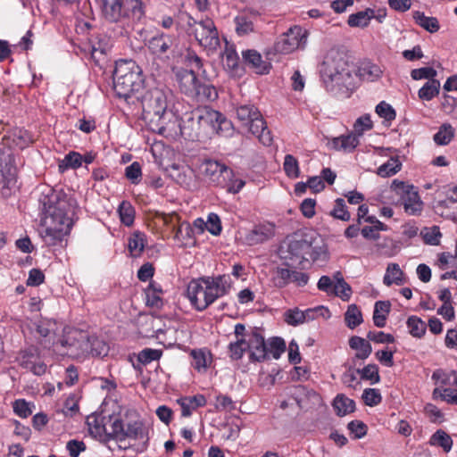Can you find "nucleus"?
I'll return each instance as SVG.
<instances>
[{
	"label": "nucleus",
	"instance_id": "9d476101",
	"mask_svg": "<svg viewBox=\"0 0 457 457\" xmlns=\"http://www.w3.org/2000/svg\"><path fill=\"white\" fill-rule=\"evenodd\" d=\"M308 31L300 27L294 26L283 33L275 44V50L283 54L303 49L307 44Z\"/></svg>",
	"mask_w": 457,
	"mask_h": 457
},
{
	"label": "nucleus",
	"instance_id": "338daca9",
	"mask_svg": "<svg viewBox=\"0 0 457 457\" xmlns=\"http://www.w3.org/2000/svg\"><path fill=\"white\" fill-rule=\"evenodd\" d=\"M436 74V71L431 67H422L419 69H414L411 71V77L414 80H420L424 79H427L428 80L435 79Z\"/></svg>",
	"mask_w": 457,
	"mask_h": 457
},
{
	"label": "nucleus",
	"instance_id": "c03bdc74",
	"mask_svg": "<svg viewBox=\"0 0 457 457\" xmlns=\"http://www.w3.org/2000/svg\"><path fill=\"white\" fill-rule=\"evenodd\" d=\"M118 213L122 224L131 226L135 220V208L129 201H122L118 207Z\"/></svg>",
	"mask_w": 457,
	"mask_h": 457
},
{
	"label": "nucleus",
	"instance_id": "c9c22d12",
	"mask_svg": "<svg viewBox=\"0 0 457 457\" xmlns=\"http://www.w3.org/2000/svg\"><path fill=\"white\" fill-rule=\"evenodd\" d=\"M455 135V129L450 123H444L439 127L438 131L434 135V141L438 145H448Z\"/></svg>",
	"mask_w": 457,
	"mask_h": 457
},
{
	"label": "nucleus",
	"instance_id": "ddd939ff",
	"mask_svg": "<svg viewBox=\"0 0 457 457\" xmlns=\"http://www.w3.org/2000/svg\"><path fill=\"white\" fill-rule=\"evenodd\" d=\"M61 345L67 347L65 354L75 358L87 355L90 346L87 335L76 329L71 330L66 338L61 341Z\"/></svg>",
	"mask_w": 457,
	"mask_h": 457
},
{
	"label": "nucleus",
	"instance_id": "1a4fd4ad",
	"mask_svg": "<svg viewBox=\"0 0 457 457\" xmlns=\"http://www.w3.org/2000/svg\"><path fill=\"white\" fill-rule=\"evenodd\" d=\"M390 188L392 192L399 196L401 204L407 213L415 215L422 210V202L418 191L412 185L395 179Z\"/></svg>",
	"mask_w": 457,
	"mask_h": 457
},
{
	"label": "nucleus",
	"instance_id": "864d4df0",
	"mask_svg": "<svg viewBox=\"0 0 457 457\" xmlns=\"http://www.w3.org/2000/svg\"><path fill=\"white\" fill-rule=\"evenodd\" d=\"M304 315L306 322H310L318 318L328 320L330 318L331 312L328 307L324 305H318L316 307L304 310Z\"/></svg>",
	"mask_w": 457,
	"mask_h": 457
},
{
	"label": "nucleus",
	"instance_id": "6e6d98bb",
	"mask_svg": "<svg viewBox=\"0 0 457 457\" xmlns=\"http://www.w3.org/2000/svg\"><path fill=\"white\" fill-rule=\"evenodd\" d=\"M455 376H457V371L455 370L445 371L443 370H436L432 375V379L435 380L436 384L440 386L454 385Z\"/></svg>",
	"mask_w": 457,
	"mask_h": 457
},
{
	"label": "nucleus",
	"instance_id": "a19ab883",
	"mask_svg": "<svg viewBox=\"0 0 457 457\" xmlns=\"http://www.w3.org/2000/svg\"><path fill=\"white\" fill-rule=\"evenodd\" d=\"M345 320L346 326L353 329L362 323V314L360 308L356 304H350L345 313Z\"/></svg>",
	"mask_w": 457,
	"mask_h": 457
},
{
	"label": "nucleus",
	"instance_id": "69168bd1",
	"mask_svg": "<svg viewBox=\"0 0 457 457\" xmlns=\"http://www.w3.org/2000/svg\"><path fill=\"white\" fill-rule=\"evenodd\" d=\"M162 354V350L145 348L138 353L137 359L142 364H148L153 361L159 360Z\"/></svg>",
	"mask_w": 457,
	"mask_h": 457
},
{
	"label": "nucleus",
	"instance_id": "052dcab7",
	"mask_svg": "<svg viewBox=\"0 0 457 457\" xmlns=\"http://www.w3.org/2000/svg\"><path fill=\"white\" fill-rule=\"evenodd\" d=\"M285 321L291 326H298L306 322L304 311L298 308L289 309L284 314Z\"/></svg>",
	"mask_w": 457,
	"mask_h": 457
},
{
	"label": "nucleus",
	"instance_id": "412c9836",
	"mask_svg": "<svg viewBox=\"0 0 457 457\" xmlns=\"http://www.w3.org/2000/svg\"><path fill=\"white\" fill-rule=\"evenodd\" d=\"M19 362L21 367L37 376H41L46 371V365L34 353H23L19 358Z\"/></svg>",
	"mask_w": 457,
	"mask_h": 457
},
{
	"label": "nucleus",
	"instance_id": "774afa93",
	"mask_svg": "<svg viewBox=\"0 0 457 457\" xmlns=\"http://www.w3.org/2000/svg\"><path fill=\"white\" fill-rule=\"evenodd\" d=\"M125 175L133 184H138L142 177L141 165L137 162H132L126 167Z\"/></svg>",
	"mask_w": 457,
	"mask_h": 457
},
{
	"label": "nucleus",
	"instance_id": "0e129e2a",
	"mask_svg": "<svg viewBox=\"0 0 457 457\" xmlns=\"http://www.w3.org/2000/svg\"><path fill=\"white\" fill-rule=\"evenodd\" d=\"M376 112L386 121H392L395 119L396 113L394 108L385 101L380 102L376 106Z\"/></svg>",
	"mask_w": 457,
	"mask_h": 457
},
{
	"label": "nucleus",
	"instance_id": "f8f14e48",
	"mask_svg": "<svg viewBox=\"0 0 457 457\" xmlns=\"http://www.w3.org/2000/svg\"><path fill=\"white\" fill-rule=\"evenodd\" d=\"M200 171L210 184L226 185V179L232 176V170L215 160H204L200 165Z\"/></svg>",
	"mask_w": 457,
	"mask_h": 457
},
{
	"label": "nucleus",
	"instance_id": "c85d7f7f",
	"mask_svg": "<svg viewBox=\"0 0 457 457\" xmlns=\"http://www.w3.org/2000/svg\"><path fill=\"white\" fill-rule=\"evenodd\" d=\"M106 416L99 414H92L87 417V424L90 434L101 440L104 437V425L106 421Z\"/></svg>",
	"mask_w": 457,
	"mask_h": 457
},
{
	"label": "nucleus",
	"instance_id": "423d86ee",
	"mask_svg": "<svg viewBox=\"0 0 457 457\" xmlns=\"http://www.w3.org/2000/svg\"><path fill=\"white\" fill-rule=\"evenodd\" d=\"M102 12L110 22H120L130 26L145 16L142 0H101Z\"/></svg>",
	"mask_w": 457,
	"mask_h": 457
},
{
	"label": "nucleus",
	"instance_id": "37998d69",
	"mask_svg": "<svg viewBox=\"0 0 457 457\" xmlns=\"http://www.w3.org/2000/svg\"><path fill=\"white\" fill-rule=\"evenodd\" d=\"M237 117L243 125H248L260 112L252 104L240 105L236 110Z\"/></svg>",
	"mask_w": 457,
	"mask_h": 457
},
{
	"label": "nucleus",
	"instance_id": "4be33fe9",
	"mask_svg": "<svg viewBox=\"0 0 457 457\" xmlns=\"http://www.w3.org/2000/svg\"><path fill=\"white\" fill-rule=\"evenodd\" d=\"M243 59L258 74H265L270 71V63L263 61L262 55L255 50L243 52Z\"/></svg>",
	"mask_w": 457,
	"mask_h": 457
},
{
	"label": "nucleus",
	"instance_id": "4468645a",
	"mask_svg": "<svg viewBox=\"0 0 457 457\" xmlns=\"http://www.w3.org/2000/svg\"><path fill=\"white\" fill-rule=\"evenodd\" d=\"M247 352L249 353V359L251 361H263L269 356V351L259 328H254L246 338Z\"/></svg>",
	"mask_w": 457,
	"mask_h": 457
},
{
	"label": "nucleus",
	"instance_id": "f257e3e1",
	"mask_svg": "<svg viewBox=\"0 0 457 457\" xmlns=\"http://www.w3.org/2000/svg\"><path fill=\"white\" fill-rule=\"evenodd\" d=\"M39 203L44 214L41 237L47 245H55L70 232L72 225L68 214V201L52 188H47L41 194Z\"/></svg>",
	"mask_w": 457,
	"mask_h": 457
},
{
	"label": "nucleus",
	"instance_id": "bb28decb",
	"mask_svg": "<svg viewBox=\"0 0 457 457\" xmlns=\"http://www.w3.org/2000/svg\"><path fill=\"white\" fill-rule=\"evenodd\" d=\"M191 365L198 372H205L212 363V354L206 349H194L191 351Z\"/></svg>",
	"mask_w": 457,
	"mask_h": 457
},
{
	"label": "nucleus",
	"instance_id": "aec40b11",
	"mask_svg": "<svg viewBox=\"0 0 457 457\" xmlns=\"http://www.w3.org/2000/svg\"><path fill=\"white\" fill-rule=\"evenodd\" d=\"M359 145V137L354 133L342 135L340 137H333L328 145L331 149L336 151H343L345 153L353 152Z\"/></svg>",
	"mask_w": 457,
	"mask_h": 457
},
{
	"label": "nucleus",
	"instance_id": "72a5a7b5",
	"mask_svg": "<svg viewBox=\"0 0 457 457\" xmlns=\"http://www.w3.org/2000/svg\"><path fill=\"white\" fill-rule=\"evenodd\" d=\"M145 245V235L140 231H135L129 238L128 247L133 257L141 255Z\"/></svg>",
	"mask_w": 457,
	"mask_h": 457
},
{
	"label": "nucleus",
	"instance_id": "5fc2aeb1",
	"mask_svg": "<svg viewBox=\"0 0 457 457\" xmlns=\"http://www.w3.org/2000/svg\"><path fill=\"white\" fill-rule=\"evenodd\" d=\"M229 356L233 360H240L247 351L246 338L236 339L228 345Z\"/></svg>",
	"mask_w": 457,
	"mask_h": 457
},
{
	"label": "nucleus",
	"instance_id": "ea45409f",
	"mask_svg": "<svg viewBox=\"0 0 457 457\" xmlns=\"http://www.w3.org/2000/svg\"><path fill=\"white\" fill-rule=\"evenodd\" d=\"M413 18L418 25L430 33L436 32L440 28L436 18L426 16L423 12H416Z\"/></svg>",
	"mask_w": 457,
	"mask_h": 457
},
{
	"label": "nucleus",
	"instance_id": "4c0bfd02",
	"mask_svg": "<svg viewBox=\"0 0 457 457\" xmlns=\"http://www.w3.org/2000/svg\"><path fill=\"white\" fill-rule=\"evenodd\" d=\"M194 96L201 102H212L218 98V92L211 84H198Z\"/></svg>",
	"mask_w": 457,
	"mask_h": 457
},
{
	"label": "nucleus",
	"instance_id": "603ef678",
	"mask_svg": "<svg viewBox=\"0 0 457 457\" xmlns=\"http://www.w3.org/2000/svg\"><path fill=\"white\" fill-rule=\"evenodd\" d=\"M292 270L288 268H277L272 277L275 287L282 288L291 283Z\"/></svg>",
	"mask_w": 457,
	"mask_h": 457
},
{
	"label": "nucleus",
	"instance_id": "f3484780",
	"mask_svg": "<svg viewBox=\"0 0 457 457\" xmlns=\"http://www.w3.org/2000/svg\"><path fill=\"white\" fill-rule=\"evenodd\" d=\"M193 115V119L197 120L199 126H210L213 129H216L223 119L220 112L209 107L198 109Z\"/></svg>",
	"mask_w": 457,
	"mask_h": 457
},
{
	"label": "nucleus",
	"instance_id": "8fccbe9b",
	"mask_svg": "<svg viewBox=\"0 0 457 457\" xmlns=\"http://www.w3.org/2000/svg\"><path fill=\"white\" fill-rule=\"evenodd\" d=\"M283 169L286 175L290 179H297L300 176L299 162L292 154L285 156Z\"/></svg>",
	"mask_w": 457,
	"mask_h": 457
},
{
	"label": "nucleus",
	"instance_id": "c756f323",
	"mask_svg": "<svg viewBox=\"0 0 457 457\" xmlns=\"http://www.w3.org/2000/svg\"><path fill=\"white\" fill-rule=\"evenodd\" d=\"M349 345L357 352L355 357L361 360L367 359L372 352L371 345L364 338L357 336L349 339Z\"/></svg>",
	"mask_w": 457,
	"mask_h": 457
},
{
	"label": "nucleus",
	"instance_id": "f03ea898",
	"mask_svg": "<svg viewBox=\"0 0 457 457\" xmlns=\"http://www.w3.org/2000/svg\"><path fill=\"white\" fill-rule=\"evenodd\" d=\"M322 82L328 92L335 95L348 94L353 87L354 78L343 54L329 51L320 69Z\"/></svg>",
	"mask_w": 457,
	"mask_h": 457
},
{
	"label": "nucleus",
	"instance_id": "9b49d317",
	"mask_svg": "<svg viewBox=\"0 0 457 457\" xmlns=\"http://www.w3.org/2000/svg\"><path fill=\"white\" fill-rule=\"evenodd\" d=\"M146 46L153 55L169 58L176 51L178 39L173 34L157 33L148 39Z\"/></svg>",
	"mask_w": 457,
	"mask_h": 457
},
{
	"label": "nucleus",
	"instance_id": "5701e85b",
	"mask_svg": "<svg viewBox=\"0 0 457 457\" xmlns=\"http://www.w3.org/2000/svg\"><path fill=\"white\" fill-rule=\"evenodd\" d=\"M181 408L183 417H189L192 412L198 407L204 406L207 403L204 395H196L194 396H185L177 400Z\"/></svg>",
	"mask_w": 457,
	"mask_h": 457
},
{
	"label": "nucleus",
	"instance_id": "3c124183",
	"mask_svg": "<svg viewBox=\"0 0 457 457\" xmlns=\"http://www.w3.org/2000/svg\"><path fill=\"white\" fill-rule=\"evenodd\" d=\"M356 372L360 374L361 379L369 380L372 385L380 381L378 367L376 364H368L363 369L356 370Z\"/></svg>",
	"mask_w": 457,
	"mask_h": 457
},
{
	"label": "nucleus",
	"instance_id": "393cba45",
	"mask_svg": "<svg viewBox=\"0 0 457 457\" xmlns=\"http://www.w3.org/2000/svg\"><path fill=\"white\" fill-rule=\"evenodd\" d=\"M406 276L401 270L399 264L391 262L387 264L386 272L383 278V283L390 287L392 285L403 286L406 283Z\"/></svg>",
	"mask_w": 457,
	"mask_h": 457
},
{
	"label": "nucleus",
	"instance_id": "49530a36",
	"mask_svg": "<svg viewBox=\"0 0 457 457\" xmlns=\"http://www.w3.org/2000/svg\"><path fill=\"white\" fill-rule=\"evenodd\" d=\"M145 303L147 306L159 309L162 306L163 302L161 297L162 290L156 288L154 285L150 284L145 291Z\"/></svg>",
	"mask_w": 457,
	"mask_h": 457
},
{
	"label": "nucleus",
	"instance_id": "13d9d810",
	"mask_svg": "<svg viewBox=\"0 0 457 457\" xmlns=\"http://www.w3.org/2000/svg\"><path fill=\"white\" fill-rule=\"evenodd\" d=\"M373 128V122L370 114H364L359 117L353 124V133L358 137H361L366 131Z\"/></svg>",
	"mask_w": 457,
	"mask_h": 457
},
{
	"label": "nucleus",
	"instance_id": "39448f33",
	"mask_svg": "<svg viewBox=\"0 0 457 457\" xmlns=\"http://www.w3.org/2000/svg\"><path fill=\"white\" fill-rule=\"evenodd\" d=\"M287 249L289 258L299 263L324 262L328 259L327 245L316 233H306L301 238L290 240Z\"/></svg>",
	"mask_w": 457,
	"mask_h": 457
},
{
	"label": "nucleus",
	"instance_id": "6ab92c4d",
	"mask_svg": "<svg viewBox=\"0 0 457 457\" xmlns=\"http://www.w3.org/2000/svg\"><path fill=\"white\" fill-rule=\"evenodd\" d=\"M124 420L117 415L108 416L104 425V437L103 440H124Z\"/></svg>",
	"mask_w": 457,
	"mask_h": 457
},
{
	"label": "nucleus",
	"instance_id": "2eb2a0df",
	"mask_svg": "<svg viewBox=\"0 0 457 457\" xmlns=\"http://www.w3.org/2000/svg\"><path fill=\"white\" fill-rule=\"evenodd\" d=\"M275 236V225L271 222H262L254 225L245 235V241L248 245L262 244Z\"/></svg>",
	"mask_w": 457,
	"mask_h": 457
},
{
	"label": "nucleus",
	"instance_id": "b1692460",
	"mask_svg": "<svg viewBox=\"0 0 457 457\" xmlns=\"http://www.w3.org/2000/svg\"><path fill=\"white\" fill-rule=\"evenodd\" d=\"M445 209H457V186L450 191L445 200L439 202L436 206V212L437 213L457 222V214L455 212H445Z\"/></svg>",
	"mask_w": 457,
	"mask_h": 457
},
{
	"label": "nucleus",
	"instance_id": "a878e982",
	"mask_svg": "<svg viewBox=\"0 0 457 457\" xmlns=\"http://www.w3.org/2000/svg\"><path fill=\"white\" fill-rule=\"evenodd\" d=\"M178 80L180 90L187 96H194L198 85L195 73L193 71L184 70L178 73Z\"/></svg>",
	"mask_w": 457,
	"mask_h": 457
},
{
	"label": "nucleus",
	"instance_id": "de8ad7c7",
	"mask_svg": "<svg viewBox=\"0 0 457 457\" xmlns=\"http://www.w3.org/2000/svg\"><path fill=\"white\" fill-rule=\"evenodd\" d=\"M407 327L410 334L414 337L420 338L422 337L427 329L426 323L417 316H411L407 320Z\"/></svg>",
	"mask_w": 457,
	"mask_h": 457
},
{
	"label": "nucleus",
	"instance_id": "79ce46f5",
	"mask_svg": "<svg viewBox=\"0 0 457 457\" xmlns=\"http://www.w3.org/2000/svg\"><path fill=\"white\" fill-rule=\"evenodd\" d=\"M82 164V155L78 152H70L60 161L58 168L61 172L69 169H78Z\"/></svg>",
	"mask_w": 457,
	"mask_h": 457
},
{
	"label": "nucleus",
	"instance_id": "7ed1b4c3",
	"mask_svg": "<svg viewBox=\"0 0 457 457\" xmlns=\"http://www.w3.org/2000/svg\"><path fill=\"white\" fill-rule=\"evenodd\" d=\"M232 283L229 275L226 274L193 279L187 285V298L197 311H204L218 298L227 295Z\"/></svg>",
	"mask_w": 457,
	"mask_h": 457
},
{
	"label": "nucleus",
	"instance_id": "6e6552de",
	"mask_svg": "<svg viewBox=\"0 0 457 457\" xmlns=\"http://www.w3.org/2000/svg\"><path fill=\"white\" fill-rule=\"evenodd\" d=\"M193 31L199 45L208 53L217 50L220 46V38L218 29L212 19L204 18L195 21Z\"/></svg>",
	"mask_w": 457,
	"mask_h": 457
},
{
	"label": "nucleus",
	"instance_id": "cd10ccee",
	"mask_svg": "<svg viewBox=\"0 0 457 457\" xmlns=\"http://www.w3.org/2000/svg\"><path fill=\"white\" fill-rule=\"evenodd\" d=\"M359 76L361 79L374 82L378 80L383 74L381 67L370 62H364L359 67Z\"/></svg>",
	"mask_w": 457,
	"mask_h": 457
},
{
	"label": "nucleus",
	"instance_id": "0eeeda50",
	"mask_svg": "<svg viewBox=\"0 0 457 457\" xmlns=\"http://www.w3.org/2000/svg\"><path fill=\"white\" fill-rule=\"evenodd\" d=\"M143 84L141 69L131 60L116 62L113 71V88L120 97L128 98L137 92Z\"/></svg>",
	"mask_w": 457,
	"mask_h": 457
},
{
	"label": "nucleus",
	"instance_id": "e2e57ef3",
	"mask_svg": "<svg viewBox=\"0 0 457 457\" xmlns=\"http://www.w3.org/2000/svg\"><path fill=\"white\" fill-rule=\"evenodd\" d=\"M236 31L239 36L246 35L253 31V23L245 16H237L235 19Z\"/></svg>",
	"mask_w": 457,
	"mask_h": 457
},
{
	"label": "nucleus",
	"instance_id": "a211bd4d",
	"mask_svg": "<svg viewBox=\"0 0 457 457\" xmlns=\"http://www.w3.org/2000/svg\"><path fill=\"white\" fill-rule=\"evenodd\" d=\"M249 131L259 138V141L266 146L272 144L273 137L266 126V122L261 113L257 115L248 125Z\"/></svg>",
	"mask_w": 457,
	"mask_h": 457
},
{
	"label": "nucleus",
	"instance_id": "4d7b16f0",
	"mask_svg": "<svg viewBox=\"0 0 457 457\" xmlns=\"http://www.w3.org/2000/svg\"><path fill=\"white\" fill-rule=\"evenodd\" d=\"M433 398L441 399L447 403L457 404V389L436 387L433 391Z\"/></svg>",
	"mask_w": 457,
	"mask_h": 457
},
{
	"label": "nucleus",
	"instance_id": "f704fd0d",
	"mask_svg": "<svg viewBox=\"0 0 457 457\" xmlns=\"http://www.w3.org/2000/svg\"><path fill=\"white\" fill-rule=\"evenodd\" d=\"M440 91V82L437 79L428 80L418 92L419 98L423 101H430Z\"/></svg>",
	"mask_w": 457,
	"mask_h": 457
},
{
	"label": "nucleus",
	"instance_id": "20e7f679",
	"mask_svg": "<svg viewBox=\"0 0 457 457\" xmlns=\"http://www.w3.org/2000/svg\"><path fill=\"white\" fill-rule=\"evenodd\" d=\"M170 92L154 88L146 92L142 98L143 119L151 129L163 135L166 132V118L168 112V98Z\"/></svg>",
	"mask_w": 457,
	"mask_h": 457
},
{
	"label": "nucleus",
	"instance_id": "bf43d9fd",
	"mask_svg": "<svg viewBox=\"0 0 457 457\" xmlns=\"http://www.w3.org/2000/svg\"><path fill=\"white\" fill-rule=\"evenodd\" d=\"M329 214L335 219L343 221H348L351 219L350 212L346 210L345 200L342 198H337L335 201V205Z\"/></svg>",
	"mask_w": 457,
	"mask_h": 457
},
{
	"label": "nucleus",
	"instance_id": "680f3d73",
	"mask_svg": "<svg viewBox=\"0 0 457 457\" xmlns=\"http://www.w3.org/2000/svg\"><path fill=\"white\" fill-rule=\"evenodd\" d=\"M362 399L366 405L376 406L382 401L380 391L377 388H366L362 393Z\"/></svg>",
	"mask_w": 457,
	"mask_h": 457
},
{
	"label": "nucleus",
	"instance_id": "58836bf2",
	"mask_svg": "<svg viewBox=\"0 0 457 457\" xmlns=\"http://www.w3.org/2000/svg\"><path fill=\"white\" fill-rule=\"evenodd\" d=\"M192 236L193 229L187 222H182L174 228V239L182 246L190 244L189 241L192 240Z\"/></svg>",
	"mask_w": 457,
	"mask_h": 457
},
{
	"label": "nucleus",
	"instance_id": "7c9ffc66",
	"mask_svg": "<svg viewBox=\"0 0 457 457\" xmlns=\"http://www.w3.org/2000/svg\"><path fill=\"white\" fill-rule=\"evenodd\" d=\"M391 304L388 301H378L374 306L373 322L378 328L386 326V317L390 312Z\"/></svg>",
	"mask_w": 457,
	"mask_h": 457
},
{
	"label": "nucleus",
	"instance_id": "dca6fc26",
	"mask_svg": "<svg viewBox=\"0 0 457 457\" xmlns=\"http://www.w3.org/2000/svg\"><path fill=\"white\" fill-rule=\"evenodd\" d=\"M123 433L124 439H141L145 437V428L143 422L135 411L127 412L123 425Z\"/></svg>",
	"mask_w": 457,
	"mask_h": 457
},
{
	"label": "nucleus",
	"instance_id": "473e14b6",
	"mask_svg": "<svg viewBox=\"0 0 457 457\" xmlns=\"http://www.w3.org/2000/svg\"><path fill=\"white\" fill-rule=\"evenodd\" d=\"M428 444L431 446L441 447L444 452L449 453L452 450L453 442L445 431L438 429L430 436Z\"/></svg>",
	"mask_w": 457,
	"mask_h": 457
},
{
	"label": "nucleus",
	"instance_id": "a18cd8bd",
	"mask_svg": "<svg viewBox=\"0 0 457 457\" xmlns=\"http://www.w3.org/2000/svg\"><path fill=\"white\" fill-rule=\"evenodd\" d=\"M401 167L402 163L397 157L390 158L378 168L377 174L382 178L391 177L396 174L401 170Z\"/></svg>",
	"mask_w": 457,
	"mask_h": 457
},
{
	"label": "nucleus",
	"instance_id": "09e8293b",
	"mask_svg": "<svg viewBox=\"0 0 457 457\" xmlns=\"http://www.w3.org/2000/svg\"><path fill=\"white\" fill-rule=\"evenodd\" d=\"M88 342L90 344L88 353L92 356L100 357L105 356L108 353V345L106 343L96 337H88Z\"/></svg>",
	"mask_w": 457,
	"mask_h": 457
},
{
	"label": "nucleus",
	"instance_id": "2f4dec72",
	"mask_svg": "<svg viewBox=\"0 0 457 457\" xmlns=\"http://www.w3.org/2000/svg\"><path fill=\"white\" fill-rule=\"evenodd\" d=\"M333 407L336 413L338 416L343 417L354 411L355 403L345 395H337L333 401Z\"/></svg>",
	"mask_w": 457,
	"mask_h": 457
},
{
	"label": "nucleus",
	"instance_id": "e433bc0d",
	"mask_svg": "<svg viewBox=\"0 0 457 457\" xmlns=\"http://www.w3.org/2000/svg\"><path fill=\"white\" fill-rule=\"evenodd\" d=\"M374 10L368 8L364 11L353 13L348 18V25L350 27H365L369 24L370 21L374 17Z\"/></svg>",
	"mask_w": 457,
	"mask_h": 457
}]
</instances>
